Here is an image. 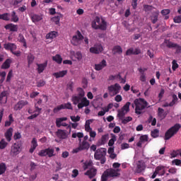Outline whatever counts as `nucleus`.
I'll use <instances>...</instances> for the list:
<instances>
[{"label":"nucleus","instance_id":"obj_13","mask_svg":"<svg viewBox=\"0 0 181 181\" xmlns=\"http://www.w3.org/2000/svg\"><path fill=\"white\" fill-rule=\"evenodd\" d=\"M70 56L71 59H72V60H74L75 62H81L83 60V54H81V52L79 51L76 52L74 51H71Z\"/></svg>","mask_w":181,"mask_h":181},{"label":"nucleus","instance_id":"obj_51","mask_svg":"<svg viewBox=\"0 0 181 181\" xmlns=\"http://www.w3.org/2000/svg\"><path fill=\"white\" fill-rule=\"evenodd\" d=\"M148 135H143V136H140V141H141V142H142L143 144H144V142H148Z\"/></svg>","mask_w":181,"mask_h":181},{"label":"nucleus","instance_id":"obj_11","mask_svg":"<svg viewBox=\"0 0 181 181\" xmlns=\"http://www.w3.org/2000/svg\"><path fill=\"white\" fill-rule=\"evenodd\" d=\"M38 155L40 156H48V158H52L55 156L56 154L54 153V148L49 147L48 148L41 150L38 153Z\"/></svg>","mask_w":181,"mask_h":181},{"label":"nucleus","instance_id":"obj_3","mask_svg":"<svg viewBox=\"0 0 181 181\" xmlns=\"http://www.w3.org/2000/svg\"><path fill=\"white\" fill-rule=\"evenodd\" d=\"M107 148H100L96 150L94 158L96 160H100V163L102 165H104L105 162H107Z\"/></svg>","mask_w":181,"mask_h":181},{"label":"nucleus","instance_id":"obj_22","mask_svg":"<svg viewBox=\"0 0 181 181\" xmlns=\"http://www.w3.org/2000/svg\"><path fill=\"white\" fill-rule=\"evenodd\" d=\"M106 66L107 61H105V59H103L101 62L95 65V70H96L97 71H100V70H103V69Z\"/></svg>","mask_w":181,"mask_h":181},{"label":"nucleus","instance_id":"obj_41","mask_svg":"<svg viewBox=\"0 0 181 181\" xmlns=\"http://www.w3.org/2000/svg\"><path fill=\"white\" fill-rule=\"evenodd\" d=\"M158 117L161 118V119H163L166 117V115L165 114V110L160 107L158 108Z\"/></svg>","mask_w":181,"mask_h":181},{"label":"nucleus","instance_id":"obj_42","mask_svg":"<svg viewBox=\"0 0 181 181\" xmlns=\"http://www.w3.org/2000/svg\"><path fill=\"white\" fill-rule=\"evenodd\" d=\"M11 22H18L19 21V18H18V16H16V13L15 11H13L11 13Z\"/></svg>","mask_w":181,"mask_h":181},{"label":"nucleus","instance_id":"obj_8","mask_svg":"<svg viewBox=\"0 0 181 181\" xmlns=\"http://www.w3.org/2000/svg\"><path fill=\"white\" fill-rule=\"evenodd\" d=\"M107 90L109 95H110V97H114L115 95H117V94H119V91H121V86H119L118 83L111 85L107 87Z\"/></svg>","mask_w":181,"mask_h":181},{"label":"nucleus","instance_id":"obj_58","mask_svg":"<svg viewBox=\"0 0 181 181\" xmlns=\"http://www.w3.org/2000/svg\"><path fill=\"white\" fill-rule=\"evenodd\" d=\"M131 54H134V48H129L126 52V56H131Z\"/></svg>","mask_w":181,"mask_h":181},{"label":"nucleus","instance_id":"obj_26","mask_svg":"<svg viewBox=\"0 0 181 181\" xmlns=\"http://www.w3.org/2000/svg\"><path fill=\"white\" fill-rule=\"evenodd\" d=\"M4 49H6V50H11L12 53V52H15V50L17 49V47L14 43L8 42L7 44H4Z\"/></svg>","mask_w":181,"mask_h":181},{"label":"nucleus","instance_id":"obj_16","mask_svg":"<svg viewBox=\"0 0 181 181\" xmlns=\"http://www.w3.org/2000/svg\"><path fill=\"white\" fill-rule=\"evenodd\" d=\"M29 104V102L27 100H20L18 102L15 106H14V110L15 111H21V110L23 109L25 105H28Z\"/></svg>","mask_w":181,"mask_h":181},{"label":"nucleus","instance_id":"obj_62","mask_svg":"<svg viewBox=\"0 0 181 181\" xmlns=\"http://www.w3.org/2000/svg\"><path fill=\"white\" fill-rule=\"evenodd\" d=\"M161 13H162V15H164V16L169 15L170 13V9H163V11H161Z\"/></svg>","mask_w":181,"mask_h":181},{"label":"nucleus","instance_id":"obj_2","mask_svg":"<svg viewBox=\"0 0 181 181\" xmlns=\"http://www.w3.org/2000/svg\"><path fill=\"white\" fill-rule=\"evenodd\" d=\"M92 28L93 29H100V30H107V22L103 18L95 17L92 21Z\"/></svg>","mask_w":181,"mask_h":181},{"label":"nucleus","instance_id":"obj_37","mask_svg":"<svg viewBox=\"0 0 181 181\" xmlns=\"http://www.w3.org/2000/svg\"><path fill=\"white\" fill-rule=\"evenodd\" d=\"M52 59L54 60V62L58 63V64H62V62H63V58H62V56H60L59 54H57L53 57Z\"/></svg>","mask_w":181,"mask_h":181},{"label":"nucleus","instance_id":"obj_64","mask_svg":"<svg viewBox=\"0 0 181 181\" xmlns=\"http://www.w3.org/2000/svg\"><path fill=\"white\" fill-rule=\"evenodd\" d=\"M45 84H46V82H45V81H40L37 83V87H43Z\"/></svg>","mask_w":181,"mask_h":181},{"label":"nucleus","instance_id":"obj_50","mask_svg":"<svg viewBox=\"0 0 181 181\" xmlns=\"http://www.w3.org/2000/svg\"><path fill=\"white\" fill-rule=\"evenodd\" d=\"M115 80H119L121 83H125V79L122 78V76H121V74L115 75Z\"/></svg>","mask_w":181,"mask_h":181},{"label":"nucleus","instance_id":"obj_1","mask_svg":"<svg viewBox=\"0 0 181 181\" xmlns=\"http://www.w3.org/2000/svg\"><path fill=\"white\" fill-rule=\"evenodd\" d=\"M135 107L136 114L139 115L142 113V110H145L148 107V102L144 98L136 99L132 104V107L134 108Z\"/></svg>","mask_w":181,"mask_h":181},{"label":"nucleus","instance_id":"obj_23","mask_svg":"<svg viewBox=\"0 0 181 181\" xmlns=\"http://www.w3.org/2000/svg\"><path fill=\"white\" fill-rule=\"evenodd\" d=\"M4 28L6 30H10V32H18V25L13 23L7 24Z\"/></svg>","mask_w":181,"mask_h":181},{"label":"nucleus","instance_id":"obj_43","mask_svg":"<svg viewBox=\"0 0 181 181\" xmlns=\"http://www.w3.org/2000/svg\"><path fill=\"white\" fill-rule=\"evenodd\" d=\"M115 141H117V136L115 134H112V139L109 141L108 143L109 146H112V145L115 144Z\"/></svg>","mask_w":181,"mask_h":181},{"label":"nucleus","instance_id":"obj_46","mask_svg":"<svg viewBox=\"0 0 181 181\" xmlns=\"http://www.w3.org/2000/svg\"><path fill=\"white\" fill-rule=\"evenodd\" d=\"M122 124H128V122H131V121H132V117H127L125 118H122L120 119Z\"/></svg>","mask_w":181,"mask_h":181},{"label":"nucleus","instance_id":"obj_17","mask_svg":"<svg viewBox=\"0 0 181 181\" xmlns=\"http://www.w3.org/2000/svg\"><path fill=\"white\" fill-rule=\"evenodd\" d=\"M167 47L175 49L176 51V53L177 54L181 52V46L176 43L168 42H167Z\"/></svg>","mask_w":181,"mask_h":181},{"label":"nucleus","instance_id":"obj_12","mask_svg":"<svg viewBox=\"0 0 181 181\" xmlns=\"http://www.w3.org/2000/svg\"><path fill=\"white\" fill-rule=\"evenodd\" d=\"M21 144H14L11 148L10 155L11 156H13L15 158V156H17V155H19L21 153Z\"/></svg>","mask_w":181,"mask_h":181},{"label":"nucleus","instance_id":"obj_55","mask_svg":"<svg viewBox=\"0 0 181 181\" xmlns=\"http://www.w3.org/2000/svg\"><path fill=\"white\" fill-rule=\"evenodd\" d=\"M13 76V72L11 71H9L8 75H7V78H6V81L9 82L11 81V78H12V76Z\"/></svg>","mask_w":181,"mask_h":181},{"label":"nucleus","instance_id":"obj_7","mask_svg":"<svg viewBox=\"0 0 181 181\" xmlns=\"http://www.w3.org/2000/svg\"><path fill=\"white\" fill-rule=\"evenodd\" d=\"M77 93L78 95H74L71 98V101L74 105H77V104L80 103V100L84 98V95H86V92H84V90H83L81 88H77Z\"/></svg>","mask_w":181,"mask_h":181},{"label":"nucleus","instance_id":"obj_34","mask_svg":"<svg viewBox=\"0 0 181 181\" xmlns=\"http://www.w3.org/2000/svg\"><path fill=\"white\" fill-rule=\"evenodd\" d=\"M156 172L157 175L162 176V175H165V168L162 165H160L156 168Z\"/></svg>","mask_w":181,"mask_h":181},{"label":"nucleus","instance_id":"obj_5","mask_svg":"<svg viewBox=\"0 0 181 181\" xmlns=\"http://www.w3.org/2000/svg\"><path fill=\"white\" fill-rule=\"evenodd\" d=\"M93 122H94V119H90L86 120L85 124V131H86V132H89V136L90 137L89 139L90 142H91V141L93 140L92 139V138L94 139L95 138V136H97V133L95 132V131H93L91 127L90 126L91 125V124H93Z\"/></svg>","mask_w":181,"mask_h":181},{"label":"nucleus","instance_id":"obj_39","mask_svg":"<svg viewBox=\"0 0 181 181\" xmlns=\"http://www.w3.org/2000/svg\"><path fill=\"white\" fill-rule=\"evenodd\" d=\"M43 19V17L40 15L34 14L32 16V21L33 22H40V21H42Z\"/></svg>","mask_w":181,"mask_h":181},{"label":"nucleus","instance_id":"obj_59","mask_svg":"<svg viewBox=\"0 0 181 181\" xmlns=\"http://www.w3.org/2000/svg\"><path fill=\"white\" fill-rule=\"evenodd\" d=\"M78 176V170L74 169L72 170V177H77Z\"/></svg>","mask_w":181,"mask_h":181},{"label":"nucleus","instance_id":"obj_19","mask_svg":"<svg viewBox=\"0 0 181 181\" xmlns=\"http://www.w3.org/2000/svg\"><path fill=\"white\" fill-rule=\"evenodd\" d=\"M145 163L143 160L138 161L136 164V172L137 173H141V172H144V170H145Z\"/></svg>","mask_w":181,"mask_h":181},{"label":"nucleus","instance_id":"obj_25","mask_svg":"<svg viewBox=\"0 0 181 181\" xmlns=\"http://www.w3.org/2000/svg\"><path fill=\"white\" fill-rule=\"evenodd\" d=\"M85 175H87L88 177L92 179V177H94V176L97 175V169H95L94 167H92L91 168H89Z\"/></svg>","mask_w":181,"mask_h":181},{"label":"nucleus","instance_id":"obj_61","mask_svg":"<svg viewBox=\"0 0 181 181\" xmlns=\"http://www.w3.org/2000/svg\"><path fill=\"white\" fill-rule=\"evenodd\" d=\"M175 23H181V16H178L174 18Z\"/></svg>","mask_w":181,"mask_h":181},{"label":"nucleus","instance_id":"obj_4","mask_svg":"<svg viewBox=\"0 0 181 181\" xmlns=\"http://www.w3.org/2000/svg\"><path fill=\"white\" fill-rule=\"evenodd\" d=\"M118 172H119V169L107 170L101 177L102 181H107L110 177H117V176H119V173H118Z\"/></svg>","mask_w":181,"mask_h":181},{"label":"nucleus","instance_id":"obj_36","mask_svg":"<svg viewBox=\"0 0 181 181\" xmlns=\"http://www.w3.org/2000/svg\"><path fill=\"white\" fill-rule=\"evenodd\" d=\"M112 52L113 54H122V48L121 47V46L117 45L115 47H113Z\"/></svg>","mask_w":181,"mask_h":181},{"label":"nucleus","instance_id":"obj_24","mask_svg":"<svg viewBox=\"0 0 181 181\" xmlns=\"http://www.w3.org/2000/svg\"><path fill=\"white\" fill-rule=\"evenodd\" d=\"M37 72L39 74L43 73L45 71L46 67H47V61H46L44 64H37Z\"/></svg>","mask_w":181,"mask_h":181},{"label":"nucleus","instance_id":"obj_33","mask_svg":"<svg viewBox=\"0 0 181 181\" xmlns=\"http://www.w3.org/2000/svg\"><path fill=\"white\" fill-rule=\"evenodd\" d=\"M12 61L10 59H6L4 63L1 65V69L3 70H6V69H9L11 67V64Z\"/></svg>","mask_w":181,"mask_h":181},{"label":"nucleus","instance_id":"obj_32","mask_svg":"<svg viewBox=\"0 0 181 181\" xmlns=\"http://www.w3.org/2000/svg\"><path fill=\"white\" fill-rule=\"evenodd\" d=\"M93 160H89L86 161L83 163V169L84 170H87V169H91V168H94V166H93Z\"/></svg>","mask_w":181,"mask_h":181},{"label":"nucleus","instance_id":"obj_47","mask_svg":"<svg viewBox=\"0 0 181 181\" xmlns=\"http://www.w3.org/2000/svg\"><path fill=\"white\" fill-rule=\"evenodd\" d=\"M62 18V16H57L52 18V22H54L56 25H59L60 23V18Z\"/></svg>","mask_w":181,"mask_h":181},{"label":"nucleus","instance_id":"obj_48","mask_svg":"<svg viewBox=\"0 0 181 181\" xmlns=\"http://www.w3.org/2000/svg\"><path fill=\"white\" fill-rule=\"evenodd\" d=\"M151 136H153V138H158V136H159V130L158 129H155L151 131Z\"/></svg>","mask_w":181,"mask_h":181},{"label":"nucleus","instance_id":"obj_52","mask_svg":"<svg viewBox=\"0 0 181 181\" xmlns=\"http://www.w3.org/2000/svg\"><path fill=\"white\" fill-rule=\"evenodd\" d=\"M61 110H64V105H60L59 106L54 108V112H59Z\"/></svg>","mask_w":181,"mask_h":181},{"label":"nucleus","instance_id":"obj_18","mask_svg":"<svg viewBox=\"0 0 181 181\" xmlns=\"http://www.w3.org/2000/svg\"><path fill=\"white\" fill-rule=\"evenodd\" d=\"M64 121H67V117H60L56 119V125L57 128H60V127H67V124L64 122Z\"/></svg>","mask_w":181,"mask_h":181},{"label":"nucleus","instance_id":"obj_15","mask_svg":"<svg viewBox=\"0 0 181 181\" xmlns=\"http://www.w3.org/2000/svg\"><path fill=\"white\" fill-rule=\"evenodd\" d=\"M77 105L78 108H84V107H88V105H90V100H88L86 97L81 98L80 101L78 103H77Z\"/></svg>","mask_w":181,"mask_h":181},{"label":"nucleus","instance_id":"obj_60","mask_svg":"<svg viewBox=\"0 0 181 181\" xmlns=\"http://www.w3.org/2000/svg\"><path fill=\"white\" fill-rule=\"evenodd\" d=\"M20 42L23 43V46L24 47H26V40H25V37H23V36L20 35Z\"/></svg>","mask_w":181,"mask_h":181},{"label":"nucleus","instance_id":"obj_9","mask_svg":"<svg viewBox=\"0 0 181 181\" xmlns=\"http://www.w3.org/2000/svg\"><path fill=\"white\" fill-rule=\"evenodd\" d=\"M83 39L84 37H83L81 33H80V31H77L76 35L73 36L71 42L74 46H78V45H81V42H83Z\"/></svg>","mask_w":181,"mask_h":181},{"label":"nucleus","instance_id":"obj_30","mask_svg":"<svg viewBox=\"0 0 181 181\" xmlns=\"http://www.w3.org/2000/svg\"><path fill=\"white\" fill-rule=\"evenodd\" d=\"M6 94V91H4L0 94V104H6V101L8 100Z\"/></svg>","mask_w":181,"mask_h":181},{"label":"nucleus","instance_id":"obj_53","mask_svg":"<svg viewBox=\"0 0 181 181\" xmlns=\"http://www.w3.org/2000/svg\"><path fill=\"white\" fill-rule=\"evenodd\" d=\"M107 139H108V135H107V134L103 135L101 138L102 145H104V144H105V142H107Z\"/></svg>","mask_w":181,"mask_h":181},{"label":"nucleus","instance_id":"obj_20","mask_svg":"<svg viewBox=\"0 0 181 181\" xmlns=\"http://www.w3.org/2000/svg\"><path fill=\"white\" fill-rule=\"evenodd\" d=\"M13 134V129L12 127H10L8 129L6 130V132L4 134V136L8 141V142H11L12 141V135Z\"/></svg>","mask_w":181,"mask_h":181},{"label":"nucleus","instance_id":"obj_10","mask_svg":"<svg viewBox=\"0 0 181 181\" xmlns=\"http://www.w3.org/2000/svg\"><path fill=\"white\" fill-rule=\"evenodd\" d=\"M129 105H131V103L127 102L121 110H118L117 117L119 119H122L127 114L129 111Z\"/></svg>","mask_w":181,"mask_h":181},{"label":"nucleus","instance_id":"obj_49","mask_svg":"<svg viewBox=\"0 0 181 181\" xmlns=\"http://www.w3.org/2000/svg\"><path fill=\"white\" fill-rule=\"evenodd\" d=\"M66 88H67V90H69L70 91H73V90H74V83L69 82L67 84Z\"/></svg>","mask_w":181,"mask_h":181},{"label":"nucleus","instance_id":"obj_44","mask_svg":"<svg viewBox=\"0 0 181 181\" xmlns=\"http://www.w3.org/2000/svg\"><path fill=\"white\" fill-rule=\"evenodd\" d=\"M8 146V142L5 141V139H1L0 141V149H5Z\"/></svg>","mask_w":181,"mask_h":181},{"label":"nucleus","instance_id":"obj_35","mask_svg":"<svg viewBox=\"0 0 181 181\" xmlns=\"http://www.w3.org/2000/svg\"><path fill=\"white\" fill-rule=\"evenodd\" d=\"M27 60L28 63V66H30V64H33V62H35V55L32 53H29L27 56Z\"/></svg>","mask_w":181,"mask_h":181},{"label":"nucleus","instance_id":"obj_21","mask_svg":"<svg viewBox=\"0 0 181 181\" xmlns=\"http://www.w3.org/2000/svg\"><path fill=\"white\" fill-rule=\"evenodd\" d=\"M56 135L60 139H66L67 138V132L66 130L58 129L56 132Z\"/></svg>","mask_w":181,"mask_h":181},{"label":"nucleus","instance_id":"obj_38","mask_svg":"<svg viewBox=\"0 0 181 181\" xmlns=\"http://www.w3.org/2000/svg\"><path fill=\"white\" fill-rule=\"evenodd\" d=\"M0 19L3 21H11V15L8 13L0 14Z\"/></svg>","mask_w":181,"mask_h":181},{"label":"nucleus","instance_id":"obj_27","mask_svg":"<svg viewBox=\"0 0 181 181\" xmlns=\"http://www.w3.org/2000/svg\"><path fill=\"white\" fill-rule=\"evenodd\" d=\"M79 147L82 151H88L90 148V144L86 141H80Z\"/></svg>","mask_w":181,"mask_h":181},{"label":"nucleus","instance_id":"obj_40","mask_svg":"<svg viewBox=\"0 0 181 181\" xmlns=\"http://www.w3.org/2000/svg\"><path fill=\"white\" fill-rule=\"evenodd\" d=\"M57 35V33H56V31H52L47 34L46 39H50L52 40V39H54V37H56Z\"/></svg>","mask_w":181,"mask_h":181},{"label":"nucleus","instance_id":"obj_54","mask_svg":"<svg viewBox=\"0 0 181 181\" xmlns=\"http://www.w3.org/2000/svg\"><path fill=\"white\" fill-rule=\"evenodd\" d=\"M70 118L73 122H78L80 121V116H71Z\"/></svg>","mask_w":181,"mask_h":181},{"label":"nucleus","instance_id":"obj_56","mask_svg":"<svg viewBox=\"0 0 181 181\" xmlns=\"http://www.w3.org/2000/svg\"><path fill=\"white\" fill-rule=\"evenodd\" d=\"M115 101H116V103H121V101H122V96H121V95H117L115 97Z\"/></svg>","mask_w":181,"mask_h":181},{"label":"nucleus","instance_id":"obj_31","mask_svg":"<svg viewBox=\"0 0 181 181\" xmlns=\"http://www.w3.org/2000/svg\"><path fill=\"white\" fill-rule=\"evenodd\" d=\"M66 74H67V70L55 72L53 74V76L56 77V78H60V77H64Z\"/></svg>","mask_w":181,"mask_h":181},{"label":"nucleus","instance_id":"obj_14","mask_svg":"<svg viewBox=\"0 0 181 181\" xmlns=\"http://www.w3.org/2000/svg\"><path fill=\"white\" fill-rule=\"evenodd\" d=\"M89 50L90 52L93 54H100V53L104 50V48H103L101 44H95L93 47H91Z\"/></svg>","mask_w":181,"mask_h":181},{"label":"nucleus","instance_id":"obj_63","mask_svg":"<svg viewBox=\"0 0 181 181\" xmlns=\"http://www.w3.org/2000/svg\"><path fill=\"white\" fill-rule=\"evenodd\" d=\"M128 148H129V144H127V143H123L121 145V149L124 150V149H128Z\"/></svg>","mask_w":181,"mask_h":181},{"label":"nucleus","instance_id":"obj_29","mask_svg":"<svg viewBox=\"0 0 181 181\" xmlns=\"http://www.w3.org/2000/svg\"><path fill=\"white\" fill-rule=\"evenodd\" d=\"M37 146V140L36 138H33L31 141V147L30 148V153H33L35 152V149H36V147Z\"/></svg>","mask_w":181,"mask_h":181},{"label":"nucleus","instance_id":"obj_28","mask_svg":"<svg viewBox=\"0 0 181 181\" xmlns=\"http://www.w3.org/2000/svg\"><path fill=\"white\" fill-rule=\"evenodd\" d=\"M176 103H177V96L176 95H173V100L172 101L168 103H165L163 105V107H173V105H175V104H176Z\"/></svg>","mask_w":181,"mask_h":181},{"label":"nucleus","instance_id":"obj_45","mask_svg":"<svg viewBox=\"0 0 181 181\" xmlns=\"http://www.w3.org/2000/svg\"><path fill=\"white\" fill-rule=\"evenodd\" d=\"M6 170V165H5V163H1L0 164V175H3V173H5Z\"/></svg>","mask_w":181,"mask_h":181},{"label":"nucleus","instance_id":"obj_6","mask_svg":"<svg viewBox=\"0 0 181 181\" xmlns=\"http://www.w3.org/2000/svg\"><path fill=\"white\" fill-rule=\"evenodd\" d=\"M181 126L180 124H175L173 127L170 128L166 132L165 135V139L168 141V139H170L173 135H175V134H177L179 129H180Z\"/></svg>","mask_w":181,"mask_h":181},{"label":"nucleus","instance_id":"obj_57","mask_svg":"<svg viewBox=\"0 0 181 181\" xmlns=\"http://www.w3.org/2000/svg\"><path fill=\"white\" fill-rule=\"evenodd\" d=\"M66 108L67 110H73V106H71V103H68L64 105V110Z\"/></svg>","mask_w":181,"mask_h":181}]
</instances>
